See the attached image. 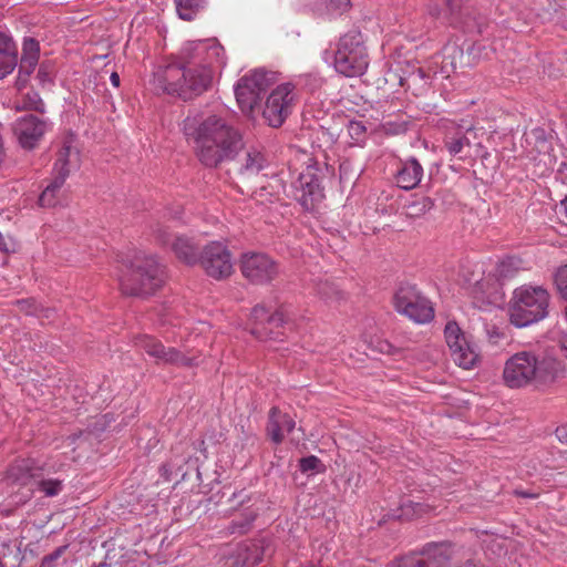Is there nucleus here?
Wrapping results in <instances>:
<instances>
[{
	"instance_id": "1",
	"label": "nucleus",
	"mask_w": 567,
	"mask_h": 567,
	"mask_svg": "<svg viewBox=\"0 0 567 567\" xmlns=\"http://www.w3.org/2000/svg\"><path fill=\"white\" fill-rule=\"evenodd\" d=\"M183 132L186 140L194 144L195 154L205 167L216 168L231 162L237 177L248 182L270 165V158L262 147H245L240 131L219 115L187 116L183 122Z\"/></svg>"
},
{
	"instance_id": "2",
	"label": "nucleus",
	"mask_w": 567,
	"mask_h": 567,
	"mask_svg": "<svg viewBox=\"0 0 567 567\" xmlns=\"http://www.w3.org/2000/svg\"><path fill=\"white\" fill-rule=\"evenodd\" d=\"M224 63V48L219 43L214 40L189 41L173 62L156 69L153 85L165 94L192 100L210 87L214 66Z\"/></svg>"
},
{
	"instance_id": "3",
	"label": "nucleus",
	"mask_w": 567,
	"mask_h": 567,
	"mask_svg": "<svg viewBox=\"0 0 567 567\" xmlns=\"http://www.w3.org/2000/svg\"><path fill=\"white\" fill-rule=\"evenodd\" d=\"M565 373V364L551 354L536 355L522 351L512 355L504 367V381L509 388L534 385L544 388L553 384Z\"/></svg>"
},
{
	"instance_id": "4",
	"label": "nucleus",
	"mask_w": 567,
	"mask_h": 567,
	"mask_svg": "<svg viewBox=\"0 0 567 567\" xmlns=\"http://www.w3.org/2000/svg\"><path fill=\"white\" fill-rule=\"evenodd\" d=\"M125 268L126 272L120 276L118 282L122 292L126 296H150L164 284V266L154 255L135 251L125 261Z\"/></svg>"
},
{
	"instance_id": "5",
	"label": "nucleus",
	"mask_w": 567,
	"mask_h": 567,
	"mask_svg": "<svg viewBox=\"0 0 567 567\" xmlns=\"http://www.w3.org/2000/svg\"><path fill=\"white\" fill-rule=\"evenodd\" d=\"M549 293L540 286L516 288L511 301V322L517 328L536 323L548 315Z\"/></svg>"
},
{
	"instance_id": "6",
	"label": "nucleus",
	"mask_w": 567,
	"mask_h": 567,
	"mask_svg": "<svg viewBox=\"0 0 567 567\" xmlns=\"http://www.w3.org/2000/svg\"><path fill=\"white\" fill-rule=\"evenodd\" d=\"M333 65L338 73L347 78L364 74L369 66V55L363 35L358 29H352L339 38Z\"/></svg>"
},
{
	"instance_id": "7",
	"label": "nucleus",
	"mask_w": 567,
	"mask_h": 567,
	"mask_svg": "<svg viewBox=\"0 0 567 567\" xmlns=\"http://www.w3.org/2000/svg\"><path fill=\"white\" fill-rule=\"evenodd\" d=\"M275 82V74L256 69L243 76L235 85V95L243 113L252 116L262 96Z\"/></svg>"
},
{
	"instance_id": "8",
	"label": "nucleus",
	"mask_w": 567,
	"mask_h": 567,
	"mask_svg": "<svg viewBox=\"0 0 567 567\" xmlns=\"http://www.w3.org/2000/svg\"><path fill=\"white\" fill-rule=\"evenodd\" d=\"M394 307L416 323H426L434 318L432 303L413 285L400 286L394 295Z\"/></svg>"
},
{
	"instance_id": "9",
	"label": "nucleus",
	"mask_w": 567,
	"mask_h": 567,
	"mask_svg": "<svg viewBox=\"0 0 567 567\" xmlns=\"http://www.w3.org/2000/svg\"><path fill=\"white\" fill-rule=\"evenodd\" d=\"M250 332L261 341L282 340L288 321L282 310L271 312L265 305H256L251 310Z\"/></svg>"
},
{
	"instance_id": "10",
	"label": "nucleus",
	"mask_w": 567,
	"mask_h": 567,
	"mask_svg": "<svg viewBox=\"0 0 567 567\" xmlns=\"http://www.w3.org/2000/svg\"><path fill=\"white\" fill-rule=\"evenodd\" d=\"M197 262L209 277L217 280L229 277L234 270L231 252L220 241L207 244L197 257Z\"/></svg>"
},
{
	"instance_id": "11",
	"label": "nucleus",
	"mask_w": 567,
	"mask_h": 567,
	"mask_svg": "<svg viewBox=\"0 0 567 567\" xmlns=\"http://www.w3.org/2000/svg\"><path fill=\"white\" fill-rule=\"evenodd\" d=\"M295 86L290 83L278 85L267 97L262 117L271 127H279L292 111Z\"/></svg>"
},
{
	"instance_id": "12",
	"label": "nucleus",
	"mask_w": 567,
	"mask_h": 567,
	"mask_svg": "<svg viewBox=\"0 0 567 567\" xmlns=\"http://www.w3.org/2000/svg\"><path fill=\"white\" fill-rule=\"evenodd\" d=\"M292 195L306 210H312L321 202L324 195L317 168L308 166L300 173L292 183Z\"/></svg>"
},
{
	"instance_id": "13",
	"label": "nucleus",
	"mask_w": 567,
	"mask_h": 567,
	"mask_svg": "<svg viewBox=\"0 0 567 567\" xmlns=\"http://www.w3.org/2000/svg\"><path fill=\"white\" fill-rule=\"evenodd\" d=\"M243 276L252 284H267L278 275L277 264L266 254L247 252L240 261Z\"/></svg>"
},
{
	"instance_id": "14",
	"label": "nucleus",
	"mask_w": 567,
	"mask_h": 567,
	"mask_svg": "<svg viewBox=\"0 0 567 567\" xmlns=\"http://www.w3.org/2000/svg\"><path fill=\"white\" fill-rule=\"evenodd\" d=\"M526 142L533 145L530 151L532 159L537 167L538 175H545L555 169L557 156L554 154L551 142L548 140L544 128L535 127L526 135Z\"/></svg>"
},
{
	"instance_id": "15",
	"label": "nucleus",
	"mask_w": 567,
	"mask_h": 567,
	"mask_svg": "<svg viewBox=\"0 0 567 567\" xmlns=\"http://www.w3.org/2000/svg\"><path fill=\"white\" fill-rule=\"evenodd\" d=\"M274 553L269 537L260 536L238 545L231 567H254Z\"/></svg>"
},
{
	"instance_id": "16",
	"label": "nucleus",
	"mask_w": 567,
	"mask_h": 567,
	"mask_svg": "<svg viewBox=\"0 0 567 567\" xmlns=\"http://www.w3.org/2000/svg\"><path fill=\"white\" fill-rule=\"evenodd\" d=\"M48 123L35 115L21 116L13 123V134L24 150H32L47 132Z\"/></svg>"
},
{
	"instance_id": "17",
	"label": "nucleus",
	"mask_w": 567,
	"mask_h": 567,
	"mask_svg": "<svg viewBox=\"0 0 567 567\" xmlns=\"http://www.w3.org/2000/svg\"><path fill=\"white\" fill-rule=\"evenodd\" d=\"M137 346L157 363L174 364L178 367L193 365V359L185 357L175 348H166L161 341L151 336H143L138 339Z\"/></svg>"
},
{
	"instance_id": "18",
	"label": "nucleus",
	"mask_w": 567,
	"mask_h": 567,
	"mask_svg": "<svg viewBox=\"0 0 567 567\" xmlns=\"http://www.w3.org/2000/svg\"><path fill=\"white\" fill-rule=\"evenodd\" d=\"M39 56L40 43L33 38H24L18 76L16 80L17 90L21 91L27 86L31 74L39 63Z\"/></svg>"
},
{
	"instance_id": "19",
	"label": "nucleus",
	"mask_w": 567,
	"mask_h": 567,
	"mask_svg": "<svg viewBox=\"0 0 567 567\" xmlns=\"http://www.w3.org/2000/svg\"><path fill=\"white\" fill-rule=\"evenodd\" d=\"M42 476V467L34 460L17 461L7 471L6 481L9 485L29 486Z\"/></svg>"
},
{
	"instance_id": "20",
	"label": "nucleus",
	"mask_w": 567,
	"mask_h": 567,
	"mask_svg": "<svg viewBox=\"0 0 567 567\" xmlns=\"http://www.w3.org/2000/svg\"><path fill=\"white\" fill-rule=\"evenodd\" d=\"M454 554V547L450 543H429L417 553L424 567L451 566Z\"/></svg>"
},
{
	"instance_id": "21",
	"label": "nucleus",
	"mask_w": 567,
	"mask_h": 567,
	"mask_svg": "<svg viewBox=\"0 0 567 567\" xmlns=\"http://www.w3.org/2000/svg\"><path fill=\"white\" fill-rule=\"evenodd\" d=\"M156 236L163 245L172 246V250L176 257L187 265H194L197 262V251L193 241L187 237L177 236L174 237L166 230L157 229Z\"/></svg>"
},
{
	"instance_id": "22",
	"label": "nucleus",
	"mask_w": 567,
	"mask_h": 567,
	"mask_svg": "<svg viewBox=\"0 0 567 567\" xmlns=\"http://www.w3.org/2000/svg\"><path fill=\"white\" fill-rule=\"evenodd\" d=\"M295 426L296 422L289 414L281 412L278 408L270 410L267 432L274 443L280 444Z\"/></svg>"
},
{
	"instance_id": "23",
	"label": "nucleus",
	"mask_w": 567,
	"mask_h": 567,
	"mask_svg": "<svg viewBox=\"0 0 567 567\" xmlns=\"http://www.w3.org/2000/svg\"><path fill=\"white\" fill-rule=\"evenodd\" d=\"M72 156L78 158V152L73 151L70 143L65 142L62 148L58 153V158L54 163L53 167V178L48 184L52 186V188L60 189L64 185L66 178L71 172V162Z\"/></svg>"
},
{
	"instance_id": "24",
	"label": "nucleus",
	"mask_w": 567,
	"mask_h": 567,
	"mask_svg": "<svg viewBox=\"0 0 567 567\" xmlns=\"http://www.w3.org/2000/svg\"><path fill=\"white\" fill-rule=\"evenodd\" d=\"M423 174L424 171L420 162L415 157H411L402 162L398 169L395 174L396 185L404 190H411L420 184Z\"/></svg>"
},
{
	"instance_id": "25",
	"label": "nucleus",
	"mask_w": 567,
	"mask_h": 567,
	"mask_svg": "<svg viewBox=\"0 0 567 567\" xmlns=\"http://www.w3.org/2000/svg\"><path fill=\"white\" fill-rule=\"evenodd\" d=\"M475 131L472 126L464 128L458 126L452 132H447L444 136L443 144L451 156L463 158L462 154L466 147H471L472 138L475 137Z\"/></svg>"
},
{
	"instance_id": "26",
	"label": "nucleus",
	"mask_w": 567,
	"mask_h": 567,
	"mask_svg": "<svg viewBox=\"0 0 567 567\" xmlns=\"http://www.w3.org/2000/svg\"><path fill=\"white\" fill-rule=\"evenodd\" d=\"M446 11L452 16L458 13L460 22L468 33H482L485 27V20L482 17H476L468 8H462L461 0H445Z\"/></svg>"
},
{
	"instance_id": "27",
	"label": "nucleus",
	"mask_w": 567,
	"mask_h": 567,
	"mask_svg": "<svg viewBox=\"0 0 567 567\" xmlns=\"http://www.w3.org/2000/svg\"><path fill=\"white\" fill-rule=\"evenodd\" d=\"M259 515V508L255 505L246 506L241 509L239 517L233 519L227 526V532L230 535L247 534L254 525V522Z\"/></svg>"
},
{
	"instance_id": "28",
	"label": "nucleus",
	"mask_w": 567,
	"mask_h": 567,
	"mask_svg": "<svg viewBox=\"0 0 567 567\" xmlns=\"http://www.w3.org/2000/svg\"><path fill=\"white\" fill-rule=\"evenodd\" d=\"M441 55V72L445 76H450L452 72H455L462 65L464 52L456 43H449L443 48Z\"/></svg>"
},
{
	"instance_id": "29",
	"label": "nucleus",
	"mask_w": 567,
	"mask_h": 567,
	"mask_svg": "<svg viewBox=\"0 0 567 567\" xmlns=\"http://www.w3.org/2000/svg\"><path fill=\"white\" fill-rule=\"evenodd\" d=\"M453 361L463 369H472L477 360L478 353L474 346L467 340L463 341L460 346L451 350Z\"/></svg>"
},
{
	"instance_id": "30",
	"label": "nucleus",
	"mask_w": 567,
	"mask_h": 567,
	"mask_svg": "<svg viewBox=\"0 0 567 567\" xmlns=\"http://www.w3.org/2000/svg\"><path fill=\"white\" fill-rule=\"evenodd\" d=\"M427 512V506L412 501H404L396 509L393 511L391 517L399 520H411L421 517Z\"/></svg>"
},
{
	"instance_id": "31",
	"label": "nucleus",
	"mask_w": 567,
	"mask_h": 567,
	"mask_svg": "<svg viewBox=\"0 0 567 567\" xmlns=\"http://www.w3.org/2000/svg\"><path fill=\"white\" fill-rule=\"evenodd\" d=\"M175 4L178 17L192 21L207 7V0H175Z\"/></svg>"
},
{
	"instance_id": "32",
	"label": "nucleus",
	"mask_w": 567,
	"mask_h": 567,
	"mask_svg": "<svg viewBox=\"0 0 567 567\" xmlns=\"http://www.w3.org/2000/svg\"><path fill=\"white\" fill-rule=\"evenodd\" d=\"M523 261L517 257H507L498 261L495 268V276L498 280L514 278L522 269Z\"/></svg>"
},
{
	"instance_id": "33",
	"label": "nucleus",
	"mask_w": 567,
	"mask_h": 567,
	"mask_svg": "<svg viewBox=\"0 0 567 567\" xmlns=\"http://www.w3.org/2000/svg\"><path fill=\"white\" fill-rule=\"evenodd\" d=\"M444 336L450 351L460 346L463 341L467 340L455 321H449L446 323Z\"/></svg>"
},
{
	"instance_id": "34",
	"label": "nucleus",
	"mask_w": 567,
	"mask_h": 567,
	"mask_svg": "<svg viewBox=\"0 0 567 567\" xmlns=\"http://www.w3.org/2000/svg\"><path fill=\"white\" fill-rule=\"evenodd\" d=\"M347 131L352 140V145L362 146L367 138V126L361 121H349Z\"/></svg>"
},
{
	"instance_id": "35",
	"label": "nucleus",
	"mask_w": 567,
	"mask_h": 567,
	"mask_svg": "<svg viewBox=\"0 0 567 567\" xmlns=\"http://www.w3.org/2000/svg\"><path fill=\"white\" fill-rule=\"evenodd\" d=\"M299 470L305 474L323 473L326 471L324 464L316 455H309L300 458Z\"/></svg>"
},
{
	"instance_id": "36",
	"label": "nucleus",
	"mask_w": 567,
	"mask_h": 567,
	"mask_svg": "<svg viewBox=\"0 0 567 567\" xmlns=\"http://www.w3.org/2000/svg\"><path fill=\"white\" fill-rule=\"evenodd\" d=\"M434 207V200L431 197H421L408 206L409 215L411 217H419L430 212Z\"/></svg>"
},
{
	"instance_id": "37",
	"label": "nucleus",
	"mask_w": 567,
	"mask_h": 567,
	"mask_svg": "<svg viewBox=\"0 0 567 567\" xmlns=\"http://www.w3.org/2000/svg\"><path fill=\"white\" fill-rule=\"evenodd\" d=\"M55 74V66L52 61H42L39 64V70L35 76V80L40 85L44 86L45 84H50L53 82Z\"/></svg>"
},
{
	"instance_id": "38",
	"label": "nucleus",
	"mask_w": 567,
	"mask_h": 567,
	"mask_svg": "<svg viewBox=\"0 0 567 567\" xmlns=\"http://www.w3.org/2000/svg\"><path fill=\"white\" fill-rule=\"evenodd\" d=\"M553 280L558 295L567 301V264L556 269Z\"/></svg>"
},
{
	"instance_id": "39",
	"label": "nucleus",
	"mask_w": 567,
	"mask_h": 567,
	"mask_svg": "<svg viewBox=\"0 0 567 567\" xmlns=\"http://www.w3.org/2000/svg\"><path fill=\"white\" fill-rule=\"evenodd\" d=\"M38 488L48 497L56 496L62 491V481L60 480H37Z\"/></svg>"
},
{
	"instance_id": "40",
	"label": "nucleus",
	"mask_w": 567,
	"mask_h": 567,
	"mask_svg": "<svg viewBox=\"0 0 567 567\" xmlns=\"http://www.w3.org/2000/svg\"><path fill=\"white\" fill-rule=\"evenodd\" d=\"M18 64V54L0 53V79L9 75Z\"/></svg>"
},
{
	"instance_id": "41",
	"label": "nucleus",
	"mask_w": 567,
	"mask_h": 567,
	"mask_svg": "<svg viewBox=\"0 0 567 567\" xmlns=\"http://www.w3.org/2000/svg\"><path fill=\"white\" fill-rule=\"evenodd\" d=\"M326 13L329 16H340L346 12L350 6V0H323Z\"/></svg>"
},
{
	"instance_id": "42",
	"label": "nucleus",
	"mask_w": 567,
	"mask_h": 567,
	"mask_svg": "<svg viewBox=\"0 0 567 567\" xmlns=\"http://www.w3.org/2000/svg\"><path fill=\"white\" fill-rule=\"evenodd\" d=\"M23 109L32 110L42 114L45 112L44 102L37 92H30L25 95Z\"/></svg>"
},
{
	"instance_id": "43",
	"label": "nucleus",
	"mask_w": 567,
	"mask_h": 567,
	"mask_svg": "<svg viewBox=\"0 0 567 567\" xmlns=\"http://www.w3.org/2000/svg\"><path fill=\"white\" fill-rule=\"evenodd\" d=\"M61 190L56 188H52V186L48 185L39 197V204L42 207H52L58 203V195Z\"/></svg>"
},
{
	"instance_id": "44",
	"label": "nucleus",
	"mask_w": 567,
	"mask_h": 567,
	"mask_svg": "<svg viewBox=\"0 0 567 567\" xmlns=\"http://www.w3.org/2000/svg\"><path fill=\"white\" fill-rule=\"evenodd\" d=\"M17 307L18 309L28 315V316H34V317H41L40 312H39V309H40V303H38L34 299L30 298V299H20V300H17Z\"/></svg>"
},
{
	"instance_id": "45",
	"label": "nucleus",
	"mask_w": 567,
	"mask_h": 567,
	"mask_svg": "<svg viewBox=\"0 0 567 567\" xmlns=\"http://www.w3.org/2000/svg\"><path fill=\"white\" fill-rule=\"evenodd\" d=\"M66 549L68 546L65 545L55 548L51 554L42 558L40 567H54L55 561L64 554Z\"/></svg>"
},
{
	"instance_id": "46",
	"label": "nucleus",
	"mask_w": 567,
	"mask_h": 567,
	"mask_svg": "<svg viewBox=\"0 0 567 567\" xmlns=\"http://www.w3.org/2000/svg\"><path fill=\"white\" fill-rule=\"evenodd\" d=\"M0 53L17 54L16 43L4 33H0Z\"/></svg>"
},
{
	"instance_id": "47",
	"label": "nucleus",
	"mask_w": 567,
	"mask_h": 567,
	"mask_svg": "<svg viewBox=\"0 0 567 567\" xmlns=\"http://www.w3.org/2000/svg\"><path fill=\"white\" fill-rule=\"evenodd\" d=\"M556 177L561 183L567 184V150L561 152V161L556 168Z\"/></svg>"
},
{
	"instance_id": "48",
	"label": "nucleus",
	"mask_w": 567,
	"mask_h": 567,
	"mask_svg": "<svg viewBox=\"0 0 567 567\" xmlns=\"http://www.w3.org/2000/svg\"><path fill=\"white\" fill-rule=\"evenodd\" d=\"M487 336L489 341L496 344L498 339L503 337V333L496 327H492L491 329H487Z\"/></svg>"
},
{
	"instance_id": "49",
	"label": "nucleus",
	"mask_w": 567,
	"mask_h": 567,
	"mask_svg": "<svg viewBox=\"0 0 567 567\" xmlns=\"http://www.w3.org/2000/svg\"><path fill=\"white\" fill-rule=\"evenodd\" d=\"M556 437L561 442L567 444V424L560 425L555 431Z\"/></svg>"
},
{
	"instance_id": "50",
	"label": "nucleus",
	"mask_w": 567,
	"mask_h": 567,
	"mask_svg": "<svg viewBox=\"0 0 567 567\" xmlns=\"http://www.w3.org/2000/svg\"><path fill=\"white\" fill-rule=\"evenodd\" d=\"M514 495L518 496V497H525V498H537L539 493L537 492H530V491H524V489H519V488H516L514 491Z\"/></svg>"
},
{
	"instance_id": "51",
	"label": "nucleus",
	"mask_w": 567,
	"mask_h": 567,
	"mask_svg": "<svg viewBox=\"0 0 567 567\" xmlns=\"http://www.w3.org/2000/svg\"><path fill=\"white\" fill-rule=\"evenodd\" d=\"M557 343L564 357L567 358V332L559 336Z\"/></svg>"
},
{
	"instance_id": "52",
	"label": "nucleus",
	"mask_w": 567,
	"mask_h": 567,
	"mask_svg": "<svg viewBox=\"0 0 567 567\" xmlns=\"http://www.w3.org/2000/svg\"><path fill=\"white\" fill-rule=\"evenodd\" d=\"M39 312L41 315V317H38L39 319H48V320H50L53 317V315H54V310L53 309L48 308V307H43L41 303H40Z\"/></svg>"
},
{
	"instance_id": "53",
	"label": "nucleus",
	"mask_w": 567,
	"mask_h": 567,
	"mask_svg": "<svg viewBox=\"0 0 567 567\" xmlns=\"http://www.w3.org/2000/svg\"><path fill=\"white\" fill-rule=\"evenodd\" d=\"M378 350L381 352V353H391V350H392V346L388 342V341H378Z\"/></svg>"
},
{
	"instance_id": "54",
	"label": "nucleus",
	"mask_w": 567,
	"mask_h": 567,
	"mask_svg": "<svg viewBox=\"0 0 567 567\" xmlns=\"http://www.w3.org/2000/svg\"><path fill=\"white\" fill-rule=\"evenodd\" d=\"M429 13L432 16V17H435V18H440L441 14H442V10L439 8L437 4H430L429 6Z\"/></svg>"
},
{
	"instance_id": "55",
	"label": "nucleus",
	"mask_w": 567,
	"mask_h": 567,
	"mask_svg": "<svg viewBox=\"0 0 567 567\" xmlns=\"http://www.w3.org/2000/svg\"><path fill=\"white\" fill-rule=\"evenodd\" d=\"M110 81L113 86L118 87L120 86V75L116 72H113L110 76Z\"/></svg>"
},
{
	"instance_id": "56",
	"label": "nucleus",
	"mask_w": 567,
	"mask_h": 567,
	"mask_svg": "<svg viewBox=\"0 0 567 567\" xmlns=\"http://www.w3.org/2000/svg\"><path fill=\"white\" fill-rule=\"evenodd\" d=\"M4 151H3V140H2V125H0V165L3 162Z\"/></svg>"
},
{
	"instance_id": "57",
	"label": "nucleus",
	"mask_w": 567,
	"mask_h": 567,
	"mask_svg": "<svg viewBox=\"0 0 567 567\" xmlns=\"http://www.w3.org/2000/svg\"><path fill=\"white\" fill-rule=\"evenodd\" d=\"M560 207L564 214L567 216V196L560 202Z\"/></svg>"
},
{
	"instance_id": "58",
	"label": "nucleus",
	"mask_w": 567,
	"mask_h": 567,
	"mask_svg": "<svg viewBox=\"0 0 567 567\" xmlns=\"http://www.w3.org/2000/svg\"><path fill=\"white\" fill-rule=\"evenodd\" d=\"M417 74L421 79H424L426 75H425V72L422 70V69H419L417 70Z\"/></svg>"
},
{
	"instance_id": "59",
	"label": "nucleus",
	"mask_w": 567,
	"mask_h": 567,
	"mask_svg": "<svg viewBox=\"0 0 567 567\" xmlns=\"http://www.w3.org/2000/svg\"><path fill=\"white\" fill-rule=\"evenodd\" d=\"M563 316H564V318H565V319H566V321H567V305H566V306H565V308H564Z\"/></svg>"
},
{
	"instance_id": "60",
	"label": "nucleus",
	"mask_w": 567,
	"mask_h": 567,
	"mask_svg": "<svg viewBox=\"0 0 567 567\" xmlns=\"http://www.w3.org/2000/svg\"><path fill=\"white\" fill-rule=\"evenodd\" d=\"M320 292H322L326 296V298H330V296L327 292H324L323 290H320Z\"/></svg>"
},
{
	"instance_id": "61",
	"label": "nucleus",
	"mask_w": 567,
	"mask_h": 567,
	"mask_svg": "<svg viewBox=\"0 0 567 567\" xmlns=\"http://www.w3.org/2000/svg\"><path fill=\"white\" fill-rule=\"evenodd\" d=\"M0 567H6L1 559H0Z\"/></svg>"
}]
</instances>
